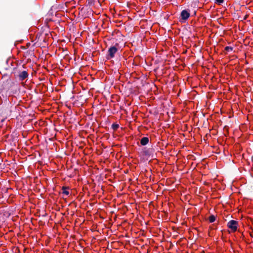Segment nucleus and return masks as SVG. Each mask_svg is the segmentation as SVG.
<instances>
[{"instance_id": "6", "label": "nucleus", "mask_w": 253, "mask_h": 253, "mask_svg": "<svg viewBox=\"0 0 253 253\" xmlns=\"http://www.w3.org/2000/svg\"><path fill=\"white\" fill-rule=\"evenodd\" d=\"M149 142V138L147 137H143L140 139V144L145 146Z\"/></svg>"}, {"instance_id": "1", "label": "nucleus", "mask_w": 253, "mask_h": 253, "mask_svg": "<svg viewBox=\"0 0 253 253\" xmlns=\"http://www.w3.org/2000/svg\"><path fill=\"white\" fill-rule=\"evenodd\" d=\"M118 51V48L116 46H111L108 50V54L107 55L106 58L107 59H111L114 57L115 54Z\"/></svg>"}, {"instance_id": "8", "label": "nucleus", "mask_w": 253, "mask_h": 253, "mask_svg": "<svg viewBox=\"0 0 253 253\" xmlns=\"http://www.w3.org/2000/svg\"><path fill=\"white\" fill-rule=\"evenodd\" d=\"M119 127V125L118 124L114 123L112 125V128L114 130H117Z\"/></svg>"}, {"instance_id": "4", "label": "nucleus", "mask_w": 253, "mask_h": 253, "mask_svg": "<svg viewBox=\"0 0 253 253\" xmlns=\"http://www.w3.org/2000/svg\"><path fill=\"white\" fill-rule=\"evenodd\" d=\"M190 16V13L187 10H183L180 14V17L183 20H187Z\"/></svg>"}, {"instance_id": "10", "label": "nucleus", "mask_w": 253, "mask_h": 253, "mask_svg": "<svg viewBox=\"0 0 253 253\" xmlns=\"http://www.w3.org/2000/svg\"><path fill=\"white\" fill-rule=\"evenodd\" d=\"M233 47H231V46H226L225 47V50L227 51V52H230V51H231L233 50Z\"/></svg>"}, {"instance_id": "5", "label": "nucleus", "mask_w": 253, "mask_h": 253, "mask_svg": "<svg viewBox=\"0 0 253 253\" xmlns=\"http://www.w3.org/2000/svg\"><path fill=\"white\" fill-rule=\"evenodd\" d=\"M18 76L19 79L23 81L28 77V74L27 71H23L19 73Z\"/></svg>"}, {"instance_id": "9", "label": "nucleus", "mask_w": 253, "mask_h": 253, "mask_svg": "<svg viewBox=\"0 0 253 253\" xmlns=\"http://www.w3.org/2000/svg\"><path fill=\"white\" fill-rule=\"evenodd\" d=\"M209 219L210 222H213L215 220V216L213 215H211L209 216Z\"/></svg>"}, {"instance_id": "12", "label": "nucleus", "mask_w": 253, "mask_h": 253, "mask_svg": "<svg viewBox=\"0 0 253 253\" xmlns=\"http://www.w3.org/2000/svg\"><path fill=\"white\" fill-rule=\"evenodd\" d=\"M88 0V3L89 4H92L94 2V0Z\"/></svg>"}, {"instance_id": "3", "label": "nucleus", "mask_w": 253, "mask_h": 253, "mask_svg": "<svg viewBox=\"0 0 253 253\" xmlns=\"http://www.w3.org/2000/svg\"><path fill=\"white\" fill-rule=\"evenodd\" d=\"M142 153L144 156L147 157H150L151 156H152L154 153V149L152 147L149 148L145 147L143 149Z\"/></svg>"}, {"instance_id": "7", "label": "nucleus", "mask_w": 253, "mask_h": 253, "mask_svg": "<svg viewBox=\"0 0 253 253\" xmlns=\"http://www.w3.org/2000/svg\"><path fill=\"white\" fill-rule=\"evenodd\" d=\"M68 188H69L67 187H65V186L62 187V193L66 195H68L69 194V192L67 190V189Z\"/></svg>"}, {"instance_id": "2", "label": "nucleus", "mask_w": 253, "mask_h": 253, "mask_svg": "<svg viewBox=\"0 0 253 253\" xmlns=\"http://www.w3.org/2000/svg\"><path fill=\"white\" fill-rule=\"evenodd\" d=\"M238 223L237 221L231 220L227 223L228 227L233 232H235L237 230Z\"/></svg>"}, {"instance_id": "11", "label": "nucleus", "mask_w": 253, "mask_h": 253, "mask_svg": "<svg viewBox=\"0 0 253 253\" xmlns=\"http://www.w3.org/2000/svg\"><path fill=\"white\" fill-rule=\"evenodd\" d=\"M224 2V0H215V2L218 4H220Z\"/></svg>"}]
</instances>
